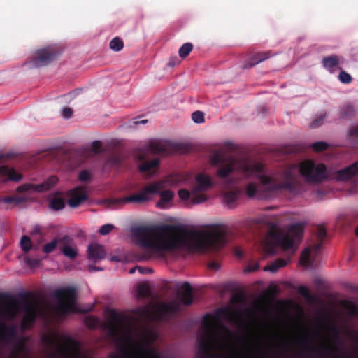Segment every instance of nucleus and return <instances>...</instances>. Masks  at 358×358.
Listing matches in <instances>:
<instances>
[{
    "mask_svg": "<svg viewBox=\"0 0 358 358\" xmlns=\"http://www.w3.org/2000/svg\"><path fill=\"white\" fill-rule=\"evenodd\" d=\"M138 245L162 255L180 249L188 250H218L226 244V231L220 225L213 226L206 234L189 231L184 227L174 224L139 226L132 230Z\"/></svg>",
    "mask_w": 358,
    "mask_h": 358,
    "instance_id": "1",
    "label": "nucleus"
},
{
    "mask_svg": "<svg viewBox=\"0 0 358 358\" xmlns=\"http://www.w3.org/2000/svg\"><path fill=\"white\" fill-rule=\"evenodd\" d=\"M227 314L228 310L220 308L213 314L208 313L203 317V332L199 340L196 358H222V354L215 352V350H232L227 343V338L223 334V330L227 332L229 331L220 322V318Z\"/></svg>",
    "mask_w": 358,
    "mask_h": 358,
    "instance_id": "2",
    "label": "nucleus"
},
{
    "mask_svg": "<svg viewBox=\"0 0 358 358\" xmlns=\"http://www.w3.org/2000/svg\"><path fill=\"white\" fill-rule=\"evenodd\" d=\"M239 171L245 177L259 175L262 185L268 191V194L287 189H295L296 176L292 168L286 169L278 177H271L261 174L264 172V166L261 163L241 162L238 164Z\"/></svg>",
    "mask_w": 358,
    "mask_h": 358,
    "instance_id": "3",
    "label": "nucleus"
},
{
    "mask_svg": "<svg viewBox=\"0 0 358 358\" xmlns=\"http://www.w3.org/2000/svg\"><path fill=\"white\" fill-rule=\"evenodd\" d=\"M303 235V225L296 223L289 227L287 233H282L275 225L270 229L265 242V250L270 255L275 254V246L285 250H296Z\"/></svg>",
    "mask_w": 358,
    "mask_h": 358,
    "instance_id": "4",
    "label": "nucleus"
},
{
    "mask_svg": "<svg viewBox=\"0 0 358 358\" xmlns=\"http://www.w3.org/2000/svg\"><path fill=\"white\" fill-rule=\"evenodd\" d=\"M165 181L159 180L156 182H152L145 187H143L138 193L129 195L122 199H115L110 201V203H119L121 202L143 203L150 200L151 196L154 194H159L160 196V201L158 206L161 203H168L172 200L174 196V193L171 190L162 191L165 187Z\"/></svg>",
    "mask_w": 358,
    "mask_h": 358,
    "instance_id": "5",
    "label": "nucleus"
},
{
    "mask_svg": "<svg viewBox=\"0 0 358 358\" xmlns=\"http://www.w3.org/2000/svg\"><path fill=\"white\" fill-rule=\"evenodd\" d=\"M58 303L56 310L60 315H66L69 313L83 312L78 309L76 304V291L73 287H68L58 289L53 293Z\"/></svg>",
    "mask_w": 358,
    "mask_h": 358,
    "instance_id": "6",
    "label": "nucleus"
},
{
    "mask_svg": "<svg viewBox=\"0 0 358 358\" xmlns=\"http://www.w3.org/2000/svg\"><path fill=\"white\" fill-rule=\"evenodd\" d=\"M299 171L306 181L310 183H320L327 178V168L324 164H315L313 161L303 162L299 166Z\"/></svg>",
    "mask_w": 358,
    "mask_h": 358,
    "instance_id": "7",
    "label": "nucleus"
},
{
    "mask_svg": "<svg viewBox=\"0 0 358 358\" xmlns=\"http://www.w3.org/2000/svg\"><path fill=\"white\" fill-rule=\"evenodd\" d=\"M59 55V51L55 45H49L37 50L31 57L29 64L32 67L46 66L54 61Z\"/></svg>",
    "mask_w": 358,
    "mask_h": 358,
    "instance_id": "8",
    "label": "nucleus"
},
{
    "mask_svg": "<svg viewBox=\"0 0 358 358\" xmlns=\"http://www.w3.org/2000/svg\"><path fill=\"white\" fill-rule=\"evenodd\" d=\"M182 147L179 143H172L163 140H152L148 145L147 149L154 155H168L185 152Z\"/></svg>",
    "mask_w": 358,
    "mask_h": 358,
    "instance_id": "9",
    "label": "nucleus"
},
{
    "mask_svg": "<svg viewBox=\"0 0 358 358\" xmlns=\"http://www.w3.org/2000/svg\"><path fill=\"white\" fill-rule=\"evenodd\" d=\"M16 339V350L18 352L24 351L26 349L25 342L22 338H17V329L13 325L7 326L4 324H0V341L9 343Z\"/></svg>",
    "mask_w": 358,
    "mask_h": 358,
    "instance_id": "10",
    "label": "nucleus"
},
{
    "mask_svg": "<svg viewBox=\"0 0 358 358\" xmlns=\"http://www.w3.org/2000/svg\"><path fill=\"white\" fill-rule=\"evenodd\" d=\"M58 182V178L55 176H50L43 182L38 185H34L31 183H25L20 185L17 188L18 193H22L25 192H42L52 188Z\"/></svg>",
    "mask_w": 358,
    "mask_h": 358,
    "instance_id": "11",
    "label": "nucleus"
},
{
    "mask_svg": "<svg viewBox=\"0 0 358 358\" xmlns=\"http://www.w3.org/2000/svg\"><path fill=\"white\" fill-rule=\"evenodd\" d=\"M180 310V305L178 302L173 301L170 303L162 302L155 306V311L159 319L173 315Z\"/></svg>",
    "mask_w": 358,
    "mask_h": 358,
    "instance_id": "12",
    "label": "nucleus"
},
{
    "mask_svg": "<svg viewBox=\"0 0 358 358\" xmlns=\"http://www.w3.org/2000/svg\"><path fill=\"white\" fill-rule=\"evenodd\" d=\"M22 297L25 300L24 304V315L22 324L23 327L31 326L34 323L38 316L37 308L26 300L27 294H22Z\"/></svg>",
    "mask_w": 358,
    "mask_h": 358,
    "instance_id": "13",
    "label": "nucleus"
},
{
    "mask_svg": "<svg viewBox=\"0 0 358 358\" xmlns=\"http://www.w3.org/2000/svg\"><path fill=\"white\" fill-rule=\"evenodd\" d=\"M358 173V162L341 169L336 172L335 178L338 181H348Z\"/></svg>",
    "mask_w": 358,
    "mask_h": 358,
    "instance_id": "14",
    "label": "nucleus"
},
{
    "mask_svg": "<svg viewBox=\"0 0 358 358\" xmlns=\"http://www.w3.org/2000/svg\"><path fill=\"white\" fill-rule=\"evenodd\" d=\"M22 174L17 172L13 168L8 166H0V181L6 182L8 181L17 182L22 179Z\"/></svg>",
    "mask_w": 358,
    "mask_h": 358,
    "instance_id": "15",
    "label": "nucleus"
},
{
    "mask_svg": "<svg viewBox=\"0 0 358 358\" xmlns=\"http://www.w3.org/2000/svg\"><path fill=\"white\" fill-rule=\"evenodd\" d=\"M322 242L323 241H319V242L313 247H308L303 250L300 256V263L302 266L306 267L312 264L310 259L311 251L313 250L315 255H317L322 247Z\"/></svg>",
    "mask_w": 358,
    "mask_h": 358,
    "instance_id": "16",
    "label": "nucleus"
},
{
    "mask_svg": "<svg viewBox=\"0 0 358 358\" xmlns=\"http://www.w3.org/2000/svg\"><path fill=\"white\" fill-rule=\"evenodd\" d=\"M181 292H180V301L185 305L189 306L193 303V289L191 285L188 282H185L180 287Z\"/></svg>",
    "mask_w": 358,
    "mask_h": 358,
    "instance_id": "17",
    "label": "nucleus"
},
{
    "mask_svg": "<svg viewBox=\"0 0 358 358\" xmlns=\"http://www.w3.org/2000/svg\"><path fill=\"white\" fill-rule=\"evenodd\" d=\"M87 196L85 190L80 187L73 189L72 197L68 201V204L71 208L78 207L83 201L87 200Z\"/></svg>",
    "mask_w": 358,
    "mask_h": 358,
    "instance_id": "18",
    "label": "nucleus"
},
{
    "mask_svg": "<svg viewBox=\"0 0 358 358\" xmlns=\"http://www.w3.org/2000/svg\"><path fill=\"white\" fill-rule=\"evenodd\" d=\"M87 255L90 259L97 261L104 259L106 253L102 245L97 243H91L88 246Z\"/></svg>",
    "mask_w": 358,
    "mask_h": 358,
    "instance_id": "19",
    "label": "nucleus"
},
{
    "mask_svg": "<svg viewBox=\"0 0 358 358\" xmlns=\"http://www.w3.org/2000/svg\"><path fill=\"white\" fill-rule=\"evenodd\" d=\"M195 192L205 191L212 187V181L210 177L205 173H199L196 176Z\"/></svg>",
    "mask_w": 358,
    "mask_h": 358,
    "instance_id": "20",
    "label": "nucleus"
},
{
    "mask_svg": "<svg viewBox=\"0 0 358 358\" xmlns=\"http://www.w3.org/2000/svg\"><path fill=\"white\" fill-rule=\"evenodd\" d=\"M322 64L329 72L334 73L336 68L340 64V57L336 55L325 57L322 59Z\"/></svg>",
    "mask_w": 358,
    "mask_h": 358,
    "instance_id": "21",
    "label": "nucleus"
},
{
    "mask_svg": "<svg viewBox=\"0 0 358 358\" xmlns=\"http://www.w3.org/2000/svg\"><path fill=\"white\" fill-rule=\"evenodd\" d=\"M236 168L234 161H230L224 164H221L217 169V175L220 178H226L229 176Z\"/></svg>",
    "mask_w": 358,
    "mask_h": 358,
    "instance_id": "22",
    "label": "nucleus"
},
{
    "mask_svg": "<svg viewBox=\"0 0 358 358\" xmlns=\"http://www.w3.org/2000/svg\"><path fill=\"white\" fill-rule=\"evenodd\" d=\"M271 57L270 51L260 52L255 54L250 60L244 65V68H250Z\"/></svg>",
    "mask_w": 358,
    "mask_h": 358,
    "instance_id": "23",
    "label": "nucleus"
},
{
    "mask_svg": "<svg viewBox=\"0 0 358 358\" xmlns=\"http://www.w3.org/2000/svg\"><path fill=\"white\" fill-rule=\"evenodd\" d=\"M48 207L54 211L62 210L65 207V200L56 194L49 199Z\"/></svg>",
    "mask_w": 358,
    "mask_h": 358,
    "instance_id": "24",
    "label": "nucleus"
},
{
    "mask_svg": "<svg viewBox=\"0 0 358 358\" xmlns=\"http://www.w3.org/2000/svg\"><path fill=\"white\" fill-rule=\"evenodd\" d=\"M240 191L238 189L227 191L224 195V201L229 207L233 208L238 199Z\"/></svg>",
    "mask_w": 358,
    "mask_h": 358,
    "instance_id": "25",
    "label": "nucleus"
},
{
    "mask_svg": "<svg viewBox=\"0 0 358 358\" xmlns=\"http://www.w3.org/2000/svg\"><path fill=\"white\" fill-rule=\"evenodd\" d=\"M159 164V160L155 158L152 160H143L139 165V171L141 173H147L153 169L158 167Z\"/></svg>",
    "mask_w": 358,
    "mask_h": 358,
    "instance_id": "26",
    "label": "nucleus"
},
{
    "mask_svg": "<svg viewBox=\"0 0 358 358\" xmlns=\"http://www.w3.org/2000/svg\"><path fill=\"white\" fill-rule=\"evenodd\" d=\"M69 239V236H64L62 238H54L52 241L45 244L43 246V252L45 254L52 252L59 243H66Z\"/></svg>",
    "mask_w": 358,
    "mask_h": 358,
    "instance_id": "27",
    "label": "nucleus"
},
{
    "mask_svg": "<svg viewBox=\"0 0 358 358\" xmlns=\"http://www.w3.org/2000/svg\"><path fill=\"white\" fill-rule=\"evenodd\" d=\"M355 108L350 104L343 106L340 110V117L345 120H349L353 117L355 115Z\"/></svg>",
    "mask_w": 358,
    "mask_h": 358,
    "instance_id": "28",
    "label": "nucleus"
},
{
    "mask_svg": "<svg viewBox=\"0 0 358 358\" xmlns=\"http://www.w3.org/2000/svg\"><path fill=\"white\" fill-rule=\"evenodd\" d=\"M287 264V261L283 259H278L270 264L264 267V270L272 273L276 272L280 268L285 266Z\"/></svg>",
    "mask_w": 358,
    "mask_h": 358,
    "instance_id": "29",
    "label": "nucleus"
},
{
    "mask_svg": "<svg viewBox=\"0 0 358 358\" xmlns=\"http://www.w3.org/2000/svg\"><path fill=\"white\" fill-rule=\"evenodd\" d=\"M110 48L114 51V52H119L120 51L123 47H124V43L123 41L119 38V37H115L113 38L110 43H109Z\"/></svg>",
    "mask_w": 358,
    "mask_h": 358,
    "instance_id": "30",
    "label": "nucleus"
},
{
    "mask_svg": "<svg viewBox=\"0 0 358 358\" xmlns=\"http://www.w3.org/2000/svg\"><path fill=\"white\" fill-rule=\"evenodd\" d=\"M298 292L308 302L314 301L315 297L310 294L309 289L306 286H299Z\"/></svg>",
    "mask_w": 358,
    "mask_h": 358,
    "instance_id": "31",
    "label": "nucleus"
},
{
    "mask_svg": "<svg viewBox=\"0 0 358 358\" xmlns=\"http://www.w3.org/2000/svg\"><path fill=\"white\" fill-rule=\"evenodd\" d=\"M62 252L66 257L71 259H75L78 255L77 250L69 245L62 247Z\"/></svg>",
    "mask_w": 358,
    "mask_h": 358,
    "instance_id": "32",
    "label": "nucleus"
},
{
    "mask_svg": "<svg viewBox=\"0 0 358 358\" xmlns=\"http://www.w3.org/2000/svg\"><path fill=\"white\" fill-rule=\"evenodd\" d=\"M193 45L191 43H184L179 49L178 53L180 57H186L192 50Z\"/></svg>",
    "mask_w": 358,
    "mask_h": 358,
    "instance_id": "33",
    "label": "nucleus"
},
{
    "mask_svg": "<svg viewBox=\"0 0 358 358\" xmlns=\"http://www.w3.org/2000/svg\"><path fill=\"white\" fill-rule=\"evenodd\" d=\"M20 245L22 250L25 252H29L32 247L31 241L30 238L27 236H23L22 237L20 241Z\"/></svg>",
    "mask_w": 358,
    "mask_h": 358,
    "instance_id": "34",
    "label": "nucleus"
},
{
    "mask_svg": "<svg viewBox=\"0 0 358 358\" xmlns=\"http://www.w3.org/2000/svg\"><path fill=\"white\" fill-rule=\"evenodd\" d=\"M122 162L123 159L120 155H113L108 159L106 164L110 166H120Z\"/></svg>",
    "mask_w": 358,
    "mask_h": 358,
    "instance_id": "35",
    "label": "nucleus"
},
{
    "mask_svg": "<svg viewBox=\"0 0 358 358\" xmlns=\"http://www.w3.org/2000/svg\"><path fill=\"white\" fill-rule=\"evenodd\" d=\"M85 324L90 329H95L99 325V320L94 316H87L84 320Z\"/></svg>",
    "mask_w": 358,
    "mask_h": 358,
    "instance_id": "36",
    "label": "nucleus"
},
{
    "mask_svg": "<svg viewBox=\"0 0 358 358\" xmlns=\"http://www.w3.org/2000/svg\"><path fill=\"white\" fill-rule=\"evenodd\" d=\"M138 294L143 296L146 297L148 296L150 294V288L148 284L142 283L138 287Z\"/></svg>",
    "mask_w": 358,
    "mask_h": 358,
    "instance_id": "37",
    "label": "nucleus"
},
{
    "mask_svg": "<svg viewBox=\"0 0 358 358\" xmlns=\"http://www.w3.org/2000/svg\"><path fill=\"white\" fill-rule=\"evenodd\" d=\"M339 80L345 84H349L352 82V76L345 71H341L338 75Z\"/></svg>",
    "mask_w": 358,
    "mask_h": 358,
    "instance_id": "38",
    "label": "nucleus"
},
{
    "mask_svg": "<svg viewBox=\"0 0 358 358\" xmlns=\"http://www.w3.org/2000/svg\"><path fill=\"white\" fill-rule=\"evenodd\" d=\"M192 119L196 123H202L205 121L204 113L200 110H196L192 114Z\"/></svg>",
    "mask_w": 358,
    "mask_h": 358,
    "instance_id": "39",
    "label": "nucleus"
},
{
    "mask_svg": "<svg viewBox=\"0 0 358 358\" xmlns=\"http://www.w3.org/2000/svg\"><path fill=\"white\" fill-rule=\"evenodd\" d=\"M312 148L315 152H322L328 148V144L324 141H318L312 144Z\"/></svg>",
    "mask_w": 358,
    "mask_h": 358,
    "instance_id": "40",
    "label": "nucleus"
},
{
    "mask_svg": "<svg viewBox=\"0 0 358 358\" xmlns=\"http://www.w3.org/2000/svg\"><path fill=\"white\" fill-rule=\"evenodd\" d=\"M316 236L319 241H323L327 236V231L324 226L320 225L316 230Z\"/></svg>",
    "mask_w": 358,
    "mask_h": 358,
    "instance_id": "41",
    "label": "nucleus"
},
{
    "mask_svg": "<svg viewBox=\"0 0 358 358\" xmlns=\"http://www.w3.org/2000/svg\"><path fill=\"white\" fill-rule=\"evenodd\" d=\"M2 201L6 203H22L24 201V199L20 196H6L2 199Z\"/></svg>",
    "mask_w": 358,
    "mask_h": 358,
    "instance_id": "42",
    "label": "nucleus"
},
{
    "mask_svg": "<svg viewBox=\"0 0 358 358\" xmlns=\"http://www.w3.org/2000/svg\"><path fill=\"white\" fill-rule=\"evenodd\" d=\"M257 191V185L255 183L250 182L246 186V194L249 197H253Z\"/></svg>",
    "mask_w": 358,
    "mask_h": 358,
    "instance_id": "43",
    "label": "nucleus"
},
{
    "mask_svg": "<svg viewBox=\"0 0 358 358\" xmlns=\"http://www.w3.org/2000/svg\"><path fill=\"white\" fill-rule=\"evenodd\" d=\"M114 228V226L111 224H106L101 227L99 229V234L105 236L108 234Z\"/></svg>",
    "mask_w": 358,
    "mask_h": 358,
    "instance_id": "44",
    "label": "nucleus"
},
{
    "mask_svg": "<svg viewBox=\"0 0 358 358\" xmlns=\"http://www.w3.org/2000/svg\"><path fill=\"white\" fill-rule=\"evenodd\" d=\"M224 159L220 153H215L211 158L212 164L213 166H218L220 164H222Z\"/></svg>",
    "mask_w": 358,
    "mask_h": 358,
    "instance_id": "45",
    "label": "nucleus"
},
{
    "mask_svg": "<svg viewBox=\"0 0 358 358\" xmlns=\"http://www.w3.org/2000/svg\"><path fill=\"white\" fill-rule=\"evenodd\" d=\"M102 143L100 141H94L92 142L91 145L92 151L96 154H99L101 152Z\"/></svg>",
    "mask_w": 358,
    "mask_h": 358,
    "instance_id": "46",
    "label": "nucleus"
},
{
    "mask_svg": "<svg viewBox=\"0 0 358 358\" xmlns=\"http://www.w3.org/2000/svg\"><path fill=\"white\" fill-rule=\"evenodd\" d=\"M325 117L326 115L324 114L320 115L319 117L316 118L315 120L313 121V122L310 124V127L312 128H317L320 127L324 123Z\"/></svg>",
    "mask_w": 358,
    "mask_h": 358,
    "instance_id": "47",
    "label": "nucleus"
},
{
    "mask_svg": "<svg viewBox=\"0 0 358 358\" xmlns=\"http://www.w3.org/2000/svg\"><path fill=\"white\" fill-rule=\"evenodd\" d=\"M78 178L81 182H86L90 180L91 174L87 170H83L79 173Z\"/></svg>",
    "mask_w": 358,
    "mask_h": 358,
    "instance_id": "48",
    "label": "nucleus"
},
{
    "mask_svg": "<svg viewBox=\"0 0 358 358\" xmlns=\"http://www.w3.org/2000/svg\"><path fill=\"white\" fill-rule=\"evenodd\" d=\"M25 262L31 267H37L40 264V260L38 259H34L31 257H27L25 259Z\"/></svg>",
    "mask_w": 358,
    "mask_h": 358,
    "instance_id": "49",
    "label": "nucleus"
},
{
    "mask_svg": "<svg viewBox=\"0 0 358 358\" xmlns=\"http://www.w3.org/2000/svg\"><path fill=\"white\" fill-rule=\"evenodd\" d=\"M178 196L182 200L186 201L190 197V193L187 189H182L178 191Z\"/></svg>",
    "mask_w": 358,
    "mask_h": 358,
    "instance_id": "50",
    "label": "nucleus"
},
{
    "mask_svg": "<svg viewBox=\"0 0 358 358\" xmlns=\"http://www.w3.org/2000/svg\"><path fill=\"white\" fill-rule=\"evenodd\" d=\"M259 269V264L255 263H250L247 268L245 269V272H254Z\"/></svg>",
    "mask_w": 358,
    "mask_h": 358,
    "instance_id": "51",
    "label": "nucleus"
},
{
    "mask_svg": "<svg viewBox=\"0 0 358 358\" xmlns=\"http://www.w3.org/2000/svg\"><path fill=\"white\" fill-rule=\"evenodd\" d=\"M73 110L70 108H64L62 111V115L65 118H70L72 116Z\"/></svg>",
    "mask_w": 358,
    "mask_h": 358,
    "instance_id": "52",
    "label": "nucleus"
},
{
    "mask_svg": "<svg viewBox=\"0 0 358 358\" xmlns=\"http://www.w3.org/2000/svg\"><path fill=\"white\" fill-rule=\"evenodd\" d=\"M330 330H331L332 335L334 336V338L336 340H338L339 336H340V332H339L338 329L336 327L333 326V327H331Z\"/></svg>",
    "mask_w": 358,
    "mask_h": 358,
    "instance_id": "53",
    "label": "nucleus"
},
{
    "mask_svg": "<svg viewBox=\"0 0 358 358\" xmlns=\"http://www.w3.org/2000/svg\"><path fill=\"white\" fill-rule=\"evenodd\" d=\"M192 200L194 203H199L205 201L206 200V197L203 194H199L195 198H192Z\"/></svg>",
    "mask_w": 358,
    "mask_h": 358,
    "instance_id": "54",
    "label": "nucleus"
},
{
    "mask_svg": "<svg viewBox=\"0 0 358 358\" xmlns=\"http://www.w3.org/2000/svg\"><path fill=\"white\" fill-rule=\"evenodd\" d=\"M350 135L354 137H358V125H355L351 128Z\"/></svg>",
    "mask_w": 358,
    "mask_h": 358,
    "instance_id": "55",
    "label": "nucleus"
},
{
    "mask_svg": "<svg viewBox=\"0 0 358 358\" xmlns=\"http://www.w3.org/2000/svg\"><path fill=\"white\" fill-rule=\"evenodd\" d=\"M139 272L141 273H151L152 272V269L150 268H143V267H137Z\"/></svg>",
    "mask_w": 358,
    "mask_h": 358,
    "instance_id": "56",
    "label": "nucleus"
},
{
    "mask_svg": "<svg viewBox=\"0 0 358 358\" xmlns=\"http://www.w3.org/2000/svg\"><path fill=\"white\" fill-rule=\"evenodd\" d=\"M209 268L213 270H217L220 268L219 264L215 262H212L209 264Z\"/></svg>",
    "mask_w": 358,
    "mask_h": 358,
    "instance_id": "57",
    "label": "nucleus"
},
{
    "mask_svg": "<svg viewBox=\"0 0 358 358\" xmlns=\"http://www.w3.org/2000/svg\"><path fill=\"white\" fill-rule=\"evenodd\" d=\"M3 313L8 315H11L14 316L15 315V311L12 308H6L3 310Z\"/></svg>",
    "mask_w": 358,
    "mask_h": 358,
    "instance_id": "58",
    "label": "nucleus"
},
{
    "mask_svg": "<svg viewBox=\"0 0 358 358\" xmlns=\"http://www.w3.org/2000/svg\"><path fill=\"white\" fill-rule=\"evenodd\" d=\"M348 306L350 308V310H351L352 313V314H355V313H356V306H355V305L353 303H352V302H348Z\"/></svg>",
    "mask_w": 358,
    "mask_h": 358,
    "instance_id": "59",
    "label": "nucleus"
},
{
    "mask_svg": "<svg viewBox=\"0 0 358 358\" xmlns=\"http://www.w3.org/2000/svg\"><path fill=\"white\" fill-rule=\"evenodd\" d=\"M324 352H330L329 348L327 347H322L321 349L317 350V353L320 355H323Z\"/></svg>",
    "mask_w": 358,
    "mask_h": 358,
    "instance_id": "60",
    "label": "nucleus"
},
{
    "mask_svg": "<svg viewBox=\"0 0 358 358\" xmlns=\"http://www.w3.org/2000/svg\"><path fill=\"white\" fill-rule=\"evenodd\" d=\"M147 122H148V120L145 119V120H142L135 121L134 123V124L138 125L139 124H145Z\"/></svg>",
    "mask_w": 358,
    "mask_h": 358,
    "instance_id": "61",
    "label": "nucleus"
},
{
    "mask_svg": "<svg viewBox=\"0 0 358 358\" xmlns=\"http://www.w3.org/2000/svg\"><path fill=\"white\" fill-rule=\"evenodd\" d=\"M89 270L90 271H100L101 269L99 268H97V267H95V266H89Z\"/></svg>",
    "mask_w": 358,
    "mask_h": 358,
    "instance_id": "62",
    "label": "nucleus"
},
{
    "mask_svg": "<svg viewBox=\"0 0 358 358\" xmlns=\"http://www.w3.org/2000/svg\"><path fill=\"white\" fill-rule=\"evenodd\" d=\"M16 305H17V301L15 299H12V306L13 308H15Z\"/></svg>",
    "mask_w": 358,
    "mask_h": 358,
    "instance_id": "63",
    "label": "nucleus"
},
{
    "mask_svg": "<svg viewBox=\"0 0 358 358\" xmlns=\"http://www.w3.org/2000/svg\"><path fill=\"white\" fill-rule=\"evenodd\" d=\"M236 254L238 257H241L243 256V254L241 251H236Z\"/></svg>",
    "mask_w": 358,
    "mask_h": 358,
    "instance_id": "64",
    "label": "nucleus"
}]
</instances>
